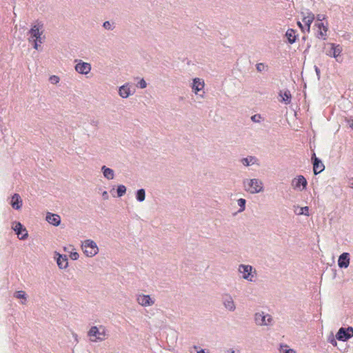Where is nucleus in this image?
<instances>
[{
    "label": "nucleus",
    "instance_id": "0eeeda50",
    "mask_svg": "<svg viewBox=\"0 0 353 353\" xmlns=\"http://www.w3.org/2000/svg\"><path fill=\"white\" fill-rule=\"evenodd\" d=\"M221 301L224 307L227 310L230 312H234L236 310V305L232 296L230 294H223L221 296Z\"/></svg>",
    "mask_w": 353,
    "mask_h": 353
},
{
    "label": "nucleus",
    "instance_id": "603ef678",
    "mask_svg": "<svg viewBox=\"0 0 353 353\" xmlns=\"http://www.w3.org/2000/svg\"><path fill=\"white\" fill-rule=\"evenodd\" d=\"M33 41H37V43H42V41H41V37H40L39 39H34Z\"/></svg>",
    "mask_w": 353,
    "mask_h": 353
},
{
    "label": "nucleus",
    "instance_id": "37998d69",
    "mask_svg": "<svg viewBox=\"0 0 353 353\" xmlns=\"http://www.w3.org/2000/svg\"><path fill=\"white\" fill-rule=\"evenodd\" d=\"M315 26H316L319 28V30H321L322 28L323 29V26H324L323 23L318 22V23H315Z\"/></svg>",
    "mask_w": 353,
    "mask_h": 353
},
{
    "label": "nucleus",
    "instance_id": "4be33fe9",
    "mask_svg": "<svg viewBox=\"0 0 353 353\" xmlns=\"http://www.w3.org/2000/svg\"><path fill=\"white\" fill-rule=\"evenodd\" d=\"M125 192H126V188L123 185H118L116 191H115V190L114 188L110 191V192L112 194V196L113 197L116 196L115 192L117 193V197H121V196H123L124 195Z\"/></svg>",
    "mask_w": 353,
    "mask_h": 353
},
{
    "label": "nucleus",
    "instance_id": "09e8293b",
    "mask_svg": "<svg viewBox=\"0 0 353 353\" xmlns=\"http://www.w3.org/2000/svg\"><path fill=\"white\" fill-rule=\"evenodd\" d=\"M235 351L234 350V349L232 348H230V349H228V350H226L225 351V353H234Z\"/></svg>",
    "mask_w": 353,
    "mask_h": 353
},
{
    "label": "nucleus",
    "instance_id": "c9c22d12",
    "mask_svg": "<svg viewBox=\"0 0 353 353\" xmlns=\"http://www.w3.org/2000/svg\"><path fill=\"white\" fill-rule=\"evenodd\" d=\"M50 81L52 83L56 84L59 81V78L57 76L52 75L50 77Z\"/></svg>",
    "mask_w": 353,
    "mask_h": 353
},
{
    "label": "nucleus",
    "instance_id": "a211bd4d",
    "mask_svg": "<svg viewBox=\"0 0 353 353\" xmlns=\"http://www.w3.org/2000/svg\"><path fill=\"white\" fill-rule=\"evenodd\" d=\"M129 83H125L119 88V94L123 99L128 98L129 96L132 94Z\"/></svg>",
    "mask_w": 353,
    "mask_h": 353
},
{
    "label": "nucleus",
    "instance_id": "72a5a7b5",
    "mask_svg": "<svg viewBox=\"0 0 353 353\" xmlns=\"http://www.w3.org/2000/svg\"><path fill=\"white\" fill-rule=\"evenodd\" d=\"M261 116L259 114H256L251 117V120L254 123H259L261 121Z\"/></svg>",
    "mask_w": 353,
    "mask_h": 353
},
{
    "label": "nucleus",
    "instance_id": "a878e982",
    "mask_svg": "<svg viewBox=\"0 0 353 353\" xmlns=\"http://www.w3.org/2000/svg\"><path fill=\"white\" fill-rule=\"evenodd\" d=\"M279 95L282 97L281 101L284 102L285 104H289L291 102L292 95L288 90L283 92L281 91Z\"/></svg>",
    "mask_w": 353,
    "mask_h": 353
},
{
    "label": "nucleus",
    "instance_id": "6e6552de",
    "mask_svg": "<svg viewBox=\"0 0 353 353\" xmlns=\"http://www.w3.org/2000/svg\"><path fill=\"white\" fill-rule=\"evenodd\" d=\"M272 318L269 314H265L264 312H257L254 315V321L259 325H268L271 323Z\"/></svg>",
    "mask_w": 353,
    "mask_h": 353
},
{
    "label": "nucleus",
    "instance_id": "2f4dec72",
    "mask_svg": "<svg viewBox=\"0 0 353 353\" xmlns=\"http://www.w3.org/2000/svg\"><path fill=\"white\" fill-rule=\"evenodd\" d=\"M268 68V66L263 63H259L256 65V70L259 72L267 70Z\"/></svg>",
    "mask_w": 353,
    "mask_h": 353
},
{
    "label": "nucleus",
    "instance_id": "58836bf2",
    "mask_svg": "<svg viewBox=\"0 0 353 353\" xmlns=\"http://www.w3.org/2000/svg\"><path fill=\"white\" fill-rule=\"evenodd\" d=\"M152 197H160V196H163V195H161L160 194V191L159 190H155L154 191V192L152 194Z\"/></svg>",
    "mask_w": 353,
    "mask_h": 353
},
{
    "label": "nucleus",
    "instance_id": "39448f33",
    "mask_svg": "<svg viewBox=\"0 0 353 353\" xmlns=\"http://www.w3.org/2000/svg\"><path fill=\"white\" fill-rule=\"evenodd\" d=\"M12 228L20 240H25L28 238V230L20 222L14 221L12 223Z\"/></svg>",
    "mask_w": 353,
    "mask_h": 353
},
{
    "label": "nucleus",
    "instance_id": "f704fd0d",
    "mask_svg": "<svg viewBox=\"0 0 353 353\" xmlns=\"http://www.w3.org/2000/svg\"><path fill=\"white\" fill-rule=\"evenodd\" d=\"M137 86L140 88H145L147 86V83L143 79H141L137 83Z\"/></svg>",
    "mask_w": 353,
    "mask_h": 353
},
{
    "label": "nucleus",
    "instance_id": "f3484780",
    "mask_svg": "<svg viewBox=\"0 0 353 353\" xmlns=\"http://www.w3.org/2000/svg\"><path fill=\"white\" fill-rule=\"evenodd\" d=\"M57 265L60 269H65L68 265V257L65 254L55 252Z\"/></svg>",
    "mask_w": 353,
    "mask_h": 353
},
{
    "label": "nucleus",
    "instance_id": "4468645a",
    "mask_svg": "<svg viewBox=\"0 0 353 353\" xmlns=\"http://www.w3.org/2000/svg\"><path fill=\"white\" fill-rule=\"evenodd\" d=\"M43 24L41 22H38L37 24H34L32 26V28L29 30L28 33L30 34L31 38L32 39H39L40 36H41L43 32H40V28H42Z\"/></svg>",
    "mask_w": 353,
    "mask_h": 353
},
{
    "label": "nucleus",
    "instance_id": "f03ea898",
    "mask_svg": "<svg viewBox=\"0 0 353 353\" xmlns=\"http://www.w3.org/2000/svg\"><path fill=\"white\" fill-rule=\"evenodd\" d=\"M239 272L243 274V279L248 281H254V277L256 275V270L252 265L241 264L239 266Z\"/></svg>",
    "mask_w": 353,
    "mask_h": 353
},
{
    "label": "nucleus",
    "instance_id": "ddd939ff",
    "mask_svg": "<svg viewBox=\"0 0 353 353\" xmlns=\"http://www.w3.org/2000/svg\"><path fill=\"white\" fill-rule=\"evenodd\" d=\"M75 70L79 74H88L91 70V65L80 60L75 65Z\"/></svg>",
    "mask_w": 353,
    "mask_h": 353
},
{
    "label": "nucleus",
    "instance_id": "423d86ee",
    "mask_svg": "<svg viewBox=\"0 0 353 353\" xmlns=\"http://www.w3.org/2000/svg\"><path fill=\"white\" fill-rule=\"evenodd\" d=\"M353 336V327H341L336 334V339L339 341H346Z\"/></svg>",
    "mask_w": 353,
    "mask_h": 353
},
{
    "label": "nucleus",
    "instance_id": "5701e85b",
    "mask_svg": "<svg viewBox=\"0 0 353 353\" xmlns=\"http://www.w3.org/2000/svg\"><path fill=\"white\" fill-rule=\"evenodd\" d=\"M294 212L297 215L309 216V208L307 206L299 207L294 206Z\"/></svg>",
    "mask_w": 353,
    "mask_h": 353
},
{
    "label": "nucleus",
    "instance_id": "473e14b6",
    "mask_svg": "<svg viewBox=\"0 0 353 353\" xmlns=\"http://www.w3.org/2000/svg\"><path fill=\"white\" fill-rule=\"evenodd\" d=\"M145 191L143 188L138 190L136 192V199H145Z\"/></svg>",
    "mask_w": 353,
    "mask_h": 353
},
{
    "label": "nucleus",
    "instance_id": "bb28decb",
    "mask_svg": "<svg viewBox=\"0 0 353 353\" xmlns=\"http://www.w3.org/2000/svg\"><path fill=\"white\" fill-rule=\"evenodd\" d=\"M328 30L327 26H323V29L319 30L316 33V37L319 39H322L323 40L326 39L327 32Z\"/></svg>",
    "mask_w": 353,
    "mask_h": 353
},
{
    "label": "nucleus",
    "instance_id": "f8f14e48",
    "mask_svg": "<svg viewBox=\"0 0 353 353\" xmlns=\"http://www.w3.org/2000/svg\"><path fill=\"white\" fill-rule=\"evenodd\" d=\"M137 301L143 307L151 306L154 303V300H153L150 295L145 294L137 295Z\"/></svg>",
    "mask_w": 353,
    "mask_h": 353
},
{
    "label": "nucleus",
    "instance_id": "412c9836",
    "mask_svg": "<svg viewBox=\"0 0 353 353\" xmlns=\"http://www.w3.org/2000/svg\"><path fill=\"white\" fill-rule=\"evenodd\" d=\"M204 88V82L201 81L199 78H195L193 80L192 88L194 90L195 94H198V92Z\"/></svg>",
    "mask_w": 353,
    "mask_h": 353
},
{
    "label": "nucleus",
    "instance_id": "2eb2a0df",
    "mask_svg": "<svg viewBox=\"0 0 353 353\" xmlns=\"http://www.w3.org/2000/svg\"><path fill=\"white\" fill-rule=\"evenodd\" d=\"M350 254L348 252L342 253L338 259V265L341 268H347L350 265Z\"/></svg>",
    "mask_w": 353,
    "mask_h": 353
},
{
    "label": "nucleus",
    "instance_id": "4c0bfd02",
    "mask_svg": "<svg viewBox=\"0 0 353 353\" xmlns=\"http://www.w3.org/2000/svg\"><path fill=\"white\" fill-rule=\"evenodd\" d=\"M328 341L333 345V346H336L337 345V342H336V339L333 336H331L328 338Z\"/></svg>",
    "mask_w": 353,
    "mask_h": 353
},
{
    "label": "nucleus",
    "instance_id": "6ab92c4d",
    "mask_svg": "<svg viewBox=\"0 0 353 353\" xmlns=\"http://www.w3.org/2000/svg\"><path fill=\"white\" fill-rule=\"evenodd\" d=\"M306 14V15H303L302 21L305 23V26H306V31L307 32H310V26L314 19V15L310 12H307Z\"/></svg>",
    "mask_w": 353,
    "mask_h": 353
},
{
    "label": "nucleus",
    "instance_id": "79ce46f5",
    "mask_svg": "<svg viewBox=\"0 0 353 353\" xmlns=\"http://www.w3.org/2000/svg\"><path fill=\"white\" fill-rule=\"evenodd\" d=\"M193 348H194V350H196V353H209V352H208V351L205 352V350H204V349H201V350H200L199 351H198V350H197L198 347H197V346H196V345H194V346L193 347Z\"/></svg>",
    "mask_w": 353,
    "mask_h": 353
},
{
    "label": "nucleus",
    "instance_id": "49530a36",
    "mask_svg": "<svg viewBox=\"0 0 353 353\" xmlns=\"http://www.w3.org/2000/svg\"><path fill=\"white\" fill-rule=\"evenodd\" d=\"M314 69H315V72L316 73V75L318 76V77L319 78L320 77V69L317 67V66H314Z\"/></svg>",
    "mask_w": 353,
    "mask_h": 353
},
{
    "label": "nucleus",
    "instance_id": "aec40b11",
    "mask_svg": "<svg viewBox=\"0 0 353 353\" xmlns=\"http://www.w3.org/2000/svg\"><path fill=\"white\" fill-rule=\"evenodd\" d=\"M297 34H296V30L294 29H288L285 34V37H286L288 42L290 44H293L296 42L297 39Z\"/></svg>",
    "mask_w": 353,
    "mask_h": 353
},
{
    "label": "nucleus",
    "instance_id": "dca6fc26",
    "mask_svg": "<svg viewBox=\"0 0 353 353\" xmlns=\"http://www.w3.org/2000/svg\"><path fill=\"white\" fill-rule=\"evenodd\" d=\"M46 220L51 225L54 226H58L61 223V217L57 214L51 212H47Z\"/></svg>",
    "mask_w": 353,
    "mask_h": 353
},
{
    "label": "nucleus",
    "instance_id": "f257e3e1",
    "mask_svg": "<svg viewBox=\"0 0 353 353\" xmlns=\"http://www.w3.org/2000/svg\"><path fill=\"white\" fill-rule=\"evenodd\" d=\"M88 336L92 342H101L108 337V334L103 325L92 326L88 332Z\"/></svg>",
    "mask_w": 353,
    "mask_h": 353
},
{
    "label": "nucleus",
    "instance_id": "8fccbe9b",
    "mask_svg": "<svg viewBox=\"0 0 353 353\" xmlns=\"http://www.w3.org/2000/svg\"><path fill=\"white\" fill-rule=\"evenodd\" d=\"M34 41V48L36 49V50H38L39 49V44L37 43V41Z\"/></svg>",
    "mask_w": 353,
    "mask_h": 353
},
{
    "label": "nucleus",
    "instance_id": "c756f323",
    "mask_svg": "<svg viewBox=\"0 0 353 353\" xmlns=\"http://www.w3.org/2000/svg\"><path fill=\"white\" fill-rule=\"evenodd\" d=\"M103 27L108 30H112L115 28L114 23L109 21L103 22Z\"/></svg>",
    "mask_w": 353,
    "mask_h": 353
},
{
    "label": "nucleus",
    "instance_id": "a18cd8bd",
    "mask_svg": "<svg viewBox=\"0 0 353 353\" xmlns=\"http://www.w3.org/2000/svg\"><path fill=\"white\" fill-rule=\"evenodd\" d=\"M11 199H21V196H20V195L18 193H14L12 196Z\"/></svg>",
    "mask_w": 353,
    "mask_h": 353
},
{
    "label": "nucleus",
    "instance_id": "3c124183",
    "mask_svg": "<svg viewBox=\"0 0 353 353\" xmlns=\"http://www.w3.org/2000/svg\"><path fill=\"white\" fill-rule=\"evenodd\" d=\"M102 196L104 197V199L107 198L108 196V192L106 191H103Z\"/></svg>",
    "mask_w": 353,
    "mask_h": 353
},
{
    "label": "nucleus",
    "instance_id": "a19ab883",
    "mask_svg": "<svg viewBox=\"0 0 353 353\" xmlns=\"http://www.w3.org/2000/svg\"><path fill=\"white\" fill-rule=\"evenodd\" d=\"M345 121H346V122H347L349 123L350 127L351 128H353V118L352 119H351V118H350V119L346 118Z\"/></svg>",
    "mask_w": 353,
    "mask_h": 353
},
{
    "label": "nucleus",
    "instance_id": "cd10ccee",
    "mask_svg": "<svg viewBox=\"0 0 353 353\" xmlns=\"http://www.w3.org/2000/svg\"><path fill=\"white\" fill-rule=\"evenodd\" d=\"M14 296L17 299H23L24 301H21V303L22 304H24L25 302L26 301V299H27V296H26V294L24 291L23 290H19V291H17L14 294Z\"/></svg>",
    "mask_w": 353,
    "mask_h": 353
},
{
    "label": "nucleus",
    "instance_id": "de8ad7c7",
    "mask_svg": "<svg viewBox=\"0 0 353 353\" xmlns=\"http://www.w3.org/2000/svg\"><path fill=\"white\" fill-rule=\"evenodd\" d=\"M297 25L299 26V27L301 29L302 32H305L304 30V27L302 25V23L300 22V21H298L297 22Z\"/></svg>",
    "mask_w": 353,
    "mask_h": 353
},
{
    "label": "nucleus",
    "instance_id": "7c9ffc66",
    "mask_svg": "<svg viewBox=\"0 0 353 353\" xmlns=\"http://www.w3.org/2000/svg\"><path fill=\"white\" fill-rule=\"evenodd\" d=\"M237 201H238V205L240 207V209L238 210V212L233 213V215H236L238 212H243L245 208L246 200H237Z\"/></svg>",
    "mask_w": 353,
    "mask_h": 353
},
{
    "label": "nucleus",
    "instance_id": "393cba45",
    "mask_svg": "<svg viewBox=\"0 0 353 353\" xmlns=\"http://www.w3.org/2000/svg\"><path fill=\"white\" fill-rule=\"evenodd\" d=\"M241 163L245 166H250L256 163L257 159L253 156H248L245 158H243L241 160Z\"/></svg>",
    "mask_w": 353,
    "mask_h": 353
},
{
    "label": "nucleus",
    "instance_id": "864d4df0",
    "mask_svg": "<svg viewBox=\"0 0 353 353\" xmlns=\"http://www.w3.org/2000/svg\"><path fill=\"white\" fill-rule=\"evenodd\" d=\"M351 188H353V183H351Z\"/></svg>",
    "mask_w": 353,
    "mask_h": 353
},
{
    "label": "nucleus",
    "instance_id": "20e7f679",
    "mask_svg": "<svg viewBox=\"0 0 353 353\" xmlns=\"http://www.w3.org/2000/svg\"><path fill=\"white\" fill-rule=\"evenodd\" d=\"M82 247L84 250V253L89 257L95 256L99 252L97 243L90 239L85 240L83 242Z\"/></svg>",
    "mask_w": 353,
    "mask_h": 353
},
{
    "label": "nucleus",
    "instance_id": "c85d7f7f",
    "mask_svg": "<svg viewBox=\"0 0 353 353\" xmlns=\"http://www.w3.org/2000/svg\"><path fill=\"white\" fill-rule=\"evenodd\" d=\"M12 207L15 210H19L23 205V200H11Z\"/></svg>",
    "mask_w": 353,
    "mask_h": 353
},
{
    "label": "nucleus",
    "instance_id": "b1692460",
    "mask_svg": "<svg viewBox=\"0 0 353 353\" xmlns=\"http://www.w3.org/2000/svg\"><path fill=\"white\" fill-rule=\"evenodd\" d=\"M101 170L103 171L104 177H105L107 179H114V172L112 169L107 168L105 165H103L101 168Z\"/></svg>",
    "mask_w": 353,
    "mask_h": 353
},
{
    "label": "nucleus",
    "instance_id": "9d476101",
    "mask_svg": "<svg viewBox=\"0 0 353 353\" xmlns=\"http://www.w3.org/2000/svg\"><path fill=\"white\" fill-rule=\"evenodd\" d=\"M331 45V50L327 54L330 57H334L336 59V61L341 62L342 60L340 59L341 54L342 52V47L339 44L330 43Z\"/></svg>",
    "mask_w": 353,
    "mask_h": 353
},
{
    "label": "nucleus",
    "instance_id": "9b49d317",
    "mask_svg": "<svg viewBox=\"0 0 353 353\" xmlns=\"http://www.w3.org/2000/svg\"><path fill=\"white\" fill-rule=\"evenodd\" d=\"M307 182L306 179L302 175L298 176L296 178H294L292 181V186L294 189H297L299 190L305 189L307 186Z\"/></svg>",
    "mask_w": 353,
    "mask_h": 353
},
{
    "label": "nucleus",
    "instance_id": "ea45409f",
    "mask_svg": "<svg viewBox=\"0 0 353 353\" xmlns=\"http://www.w3.org/2000/svg\"><path fill=\"white\" fill-rule=\"evenodd\" d=\"M325 18V16L324 14H318L316 16V20L319 22H321V21L324 20Z\"/></svg>",
    "mask_w": 353,
    "mask_h": 353
},
{
    "label": "nucleus",
    "instance_id": "7ed1b4c3",
    "mask_svg": "<svg viewBox=\"0 0 353 353\" xmlns=\"http://www.w3.org/2000/svg\"><path fill=\"white\" fill-rule=\"evenodd\" d=\"M244 187L250 193H256L262 190V182L256 179H250L244 181Z\"/></svg>",
    "mask_w": 353,
    "mask_h": 353
},
{
    "label": "nucleus",
    "instance_id": "1a4fd4ad",
    "mask_svg": "<svg viewBox=\"0 0 353 353\" xmlns=\"http://www.w3.org/2000/svg\"><path fill=\"white\" fill-rule=\"evenodd\" d=\"M312 161L313 164V172L315 175L321 173L325 169V165L322 163L321 160L316 157L315 153L312 154Z\"/></svg>",
    "mask_w": 353,
    "mask_h": 353
},
{
    "label": "nucleus",
    "instance_id": "c03bdc74",
    "mask_svg": "<svg viewBox=\"0 0 353 353\" xmlns=\"http://www.w3.org/2000/svg\"><path fill=\"white\" fill-rule=\"evenodd\" d=\"M90 124L94 126H97V125L99 124V121L94 119H92L90 120Z\"/></svg>",
    "mask_w": 353,
    "mask_h": 353
},
{
    "label": "nucleus",
    "instance_id": "e433bc0d",
    "mask_svg": "<svg viewBox=\"0 0 353 353\" xmlns=\"http://www.w3.org/2000/svg\"><path fill=\"white\" fill-rule=\"evenodd\" d=\"M79 256V255L77 252H71L70 254V259L74 261L77 260Z\"/></svg>",
    "mask_w": 353,
    "mask_h": 353
}]
</instances>
